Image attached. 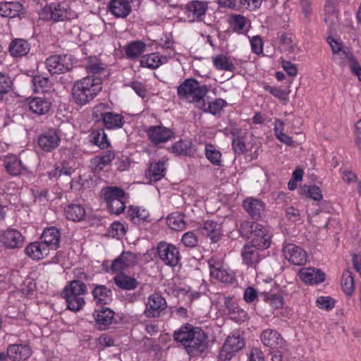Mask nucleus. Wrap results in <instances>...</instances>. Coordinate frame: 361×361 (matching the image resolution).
Here are the masks:
<instances>
[{
    "label": "nucleus",
    "instance_id": "c9c22d12",
    "mask_svg": "<svg viewBox=\"0 0 361 361\" xmlns=\"http://www.w3.org/2000/svg\"><path fill=\"white\" fill-rule=\"evenodd\" d=\"M103 126L109 130L118 129L123 127L124 117L119 114L110 111L102 121Z\"/></svg>",
    "mask_w": 361,
    "mask_h": 361
},
{
    "label": "nucleus",
    "instance_id": "3c124183",
    "mask_svg": "<svg viewBox=\"0 0 361 361\" xmlns=\"http://www.w3.org/2000/svg\"><path fill=\"white\" fill-rule=\"evenodd\" d=\"M166 222L169 228L174 231L183 230L186 227L184 216L178 213L169 215L166 219Z\"/></svg>",
    "mask_w": 361,
    "mask_h": 361
},
{
    "label": "nucleus",
    "instance_id": "58836bf2",
    "mask_svg": "<svg viewBox=\"0 0 361 361\" xmlns=\"http://www.w3.org/2000/svg\"><path fill=\"white\" fill-rule=\"evenodd\" d=\"M90 142L100 149H104L109 147L110 143L107 139V135L102 128L94 130L89 135Z\"/></svg>",
    "mask_w": 361,
    "mask_h": 361
},
{
    "label": "nucleus",
    "instance_id": "423d86ee",
    "mask_svg": "<svg viewBox=\"0 0 361 361\" xmlns=\"http://www.w3.org/2000/svg\"><path fill=\"white\" fill-rule=\"evenodd\" d=\"M143 312L148 319L159 318L164 314L167 308L166 299L159 293H154L148 296L145 303Z\"/></svg>",
    "mask_w": 361,
    "mask_h": 361
},
{
    "label": "nucleus",
    "instance_id": "052dcab7",
    "mask_svg": "<svg viewBox=\"0 0 361 361\" xmlns=\"http://www.w3.org/2000/svg\"><path fill=\"white\" fill-rule=\"evenodd\" d=\"M126 197L107 203L111 212L115 214H120L123 212L126 208Z\"/></svg>",
    "mask_w": 361,
    "mask_h": 361
},
{
    "label": "nucleus",
    "instance_id": "473e14b6",
    "mask_svg": "<svg viewBox=\"0 0 361 361\" xmlns=\"http://www.w3.org/2000/svg\"><path fill=\"white\" fill-rule=\"evenodd\" d=\"M167 61L166 56H161L157 53L143 56L140 61V66L150 69H156Z\"/></svg>",
    "mask_w": 361,
    "mask_h": 361
},
{
    "label": "nucleus",
    "instance_id": "9b49d317",
    "mask_svg": "<svg viewBox=\"0 0 361 361\" xmlns=\"http://www.w3.org/2000/svg\"><path fill=\"white\" fill-rule=\"evenodd\" d=\"M146 133L150 142L155 145L165 143L174 137V132L164 126H149Z\"/></svg>",
    "mask_w": 361,
    "mask_h": 361
},
{
    "label": "nucleus",
    "instance_id": "7ed1b4c3",
    "mask_svg": "<svg viewBox=\"0 0 361 361\" xmlns=\"http://www.w3.org/2000/svg\"><path fill=\"white\" fill-rule=\"evenodd\" d=\"M80 279L73 280L63 288L61 296L65 299L67 308L73 312H78L85 304L84 295L87 293V286L81 279L87 280L88 276L82 273L78 276Z\"/></svg>",
    "mask_w": 361,
    "mask_h": 361
},
{
    "label": "nucleus",
    "instance_id": "37998d69",
    "mask_svg": "<svg viewBox=\"0 0 361 361\" xmlns=\"http://www.w3.org/2000/svg\"><path fill=\"white\" fill-rule=\"evenodd\" d=\"M65 213L67 219L73 221L82 220L86 214L85 208L77 204H69L66 209Z\"/></svg>",
    "mask_w": 361,
    "mask_h": 361
},
{
    "label": "nucleus",
    "instance_id": "393cba45",
    "mask_svg": "<svg viewBox=\"0 0 361 361\" xmlns=\"http://www.w3.org/2000/svg\"><path fill=\"white\" fill-rule=\"evenodd\" d=\"M94 286L92 294L96 304L98 305L109 304L112 300L111 290L104 285Z\"/></svg>",
    "mask_w": 361,
    "mask_h": 361
},
{
    "label": "nucleus",
    "instance_id": "79ce46f5",
    "mask_svg": "<svg viewBox=\"0 0 361 361\" xmlns=\"http://www.w3.org/2000/svg\"><path fill=\"white\" fill-rule=\"evenodd\" d=\"M102 197L106 203L126 197V193L121 188L108 186L102 189Z\"/></svg>",
    "mask_w": 361,
    "mask_h": 361
},
{
    "label": "nucleus",
    "instance_id": "69168bd1",
    "mask_svg": "<svg viewBox=\"0 0 361 361\" xmlns=\"http://www.w3.org/2000/svg\"><path fill=\"white\" fill-rule=\"evenodd\" d=\"M208 264L210 271V275L224 267L223 258L217 256H213L208 261Z\"/></svg>",
    "mask_w": 361,
    "mask_h": 361
},
{
    "label": "nucleus",
    "instance_id": "c03bdc74",
    "mask_svg": "<svg viewBox=\"0 0 361 361\" xmlns=\"http://www.w3.org/2000/svg\"><path fill=\"white\" fill-rule=\"evenodd\" d=\"M284 123L281 120L276 118L274 123V131L276 138L287 146H291L293 140L291 137L283 133Z\"/></svg>",
    "mask_w": 361,
    "mask_h": 361
},
{
    "label": "nucleus",
    "instance_id": "72a5a7b5",
    "mask_svg": "<svg viewBox=\"0 0 361 361\" xmlns=\"http://www.w3.org/2000/svg\"><path fill=\"white\" fill-rule=\"evenodd\" d=\"M4 166L7 172L14 176L25 169L21 160L16 155L7 156L4 159Z\"/></svg>",
    "mask_w": 361,
    "mask_h": 361
},
{
    "label": "nucleus",
    "instance_id": "b1692460",
    "mask_svg": "<svg viewBox=\"0 0 361 361\" xmlns=\"http://www.w3.org/2000/svg\"><path fill=\"white\" fill-rule=\"evenodd\" d=\"M1 242L8 247L16 248L23 244V238L18 231L8 229L1 235Z\"/></svg>",
    "mask_w": 361,
    "mask_h": 361
},
{
    "label": "nucleus",
    "instance_id": "4c0bfd02",
    "mask_svg": "<svg viewBox=\"0 0 361 361\" xmlns=\"http://www.w3.org/2000/svg\"><path fill=\"white\" fill-rule=\"evenodd\" d=\"M146 50V44L142 41H133L124 48L127 58L133 59L140 56Z\"/></svg>",
    "mask_w": 361,
    "mask_h": 361
},
{
    "label": "nucleus",
    "instance_id": "9d476101",
    "mask_svg": "<svg viewBox=\"0 0 361 361\" xmlns=\"http://www.w3.org/2000/svg\"><path fill=\"white\" fill-rule=\"evenodd\" d=\"M46 67L51 74H61L72 68L71 56L59 54L50 56L46 60Z\"/></svg>",
    "mask_w": 361,
    "mask_h": 361
},
{
    "label": "nucleus",
    "instance_id": "6e6d98bb",
    "mask_svg": "<svg viewBox=\"0 0 361 361\" xmlns=\"http://www.w3.org/2000/svg\"><path fill=\"white\" fill-rule=\"evenodd\" d=\"M264 89L281 101H287L290 92V90L281 89L280 87L271 86L267 84L264 85Z\"/></svg>",
    "mask_w": 361,
    "mask_h": 361
},
{
    "label": "nucleus",
    "instance_id": "ea45409f",
    "mask_svg": "<svg viewBox=\"0 0 361 361\" xmlns=\"http://www.w3.org/2000/svg\"><path fill=\"white\" fill-rule=\"evenodd\" d=\"M212 63L215 68L219 71L233 72L235 68L231 59L223 54L213 56Z\"/></svg>",
    "mask_w": 361,
    "mask_h": 361
},
{
    "label": "nucleus",
    "instance_id": "6e6552de",
    "mask_svg": "<svg viewBox=\"0 0 361 361\" xmlns=\"http://www.w3.org/2000/svg\"><path fill=\"white\" fill-rule=\"evenodd\" d=\"M43 14L46 15L47 19L54 21H63L72 19L75 17V13L65 4L52 3L46 5L43 8Z\"/></svg>",
    "mask_w": 361,
    "mask_h": 361
},
{
    "label": "nucleus",
    "instance_id": "6ab92c4d",
    "mask_svg": "<svg viewBox=\"0 0 361 361\" xmlns=\"http://www.w3.org/2000/svg\"><path fill=\"white\" fill-rule=\"evenodd\" d=\"M202 235L207 236L212 243H217L222 236L221 226L213 221H207L200 228Z\"/></svg>",
    "mask_w": 361,
    "mask_h": 361
},
{
    "label": "nucleus",
    "instance_id": "2f4dec72",
    "mask_svg": "<svg viewBox=\"0 0 361 361\" xmlns=\"http://www.w3.org/2000/svg\"><path fill=\"white\" fill-rule=\"evenodd\" d=\"M114 282L121 289L125 290H133L139 285L138 281L134 277L124 274H119L114 277Z\"/></svg>",
    "mask_w": 361,
    "mask_h": 361
},
{
    "label": "nucleus",
    "instance_id": "5701e85b",
    "mask_svg": "<svg viewBox=\"0 0 361 361\" xmlns=\"http://www.w3.org/2000/svg\"><path fill=\"white\" fill-rule=\"evenodd\" d=\"M114 158L115 153L114 151L106 150L91 159V167L94 171L100 172L105 166L110 164Z\"/></svg>",
    "mask_w": 361,
    "mask_h": 361
},
{
    "label": "nucleus",
    "instance_id": "39448f33",
    "mask_svg": "<svg viewBox=\"0 0 361 361\" xmlns=\"http://www.w3.org/2000/svg\"><path fill=\"white\" fill-rule=\"evenodd\" d=\"M240 233L243 237L250 238L251 245L258 249H267L271 245V235L266 226L254 222L244 221L240 224Z\"/></svg>",
    "mask_w": 361,
    "mask_h": 361
},
{
    "label": "nucleus",
    "instance_id": "0eeeda50",
    "mask_svg": "<svg viewBox=\"0 0 361 361\" xmlns=\"http://www.w3.org/2000/svg\"><path fill=\"white\" fill-rule=\"evenodd\" d=\"M244 346L245 341L240 332H233L227 337L219 353V357L223 361H228L236 352L240 350Z\"/></svg>",
    "mask_w": 361,
    "mask_h": 361
},
{
    "label": "nucleus",
    "instance_id": "338daca9",
    "mask_svg": "<svg viewBox=\"0 0 361 361\" xmlns=\"http://www.w3.org/2000/svg\"><path fill=\"white\" fill-rule=\"evenodd\" d=\"M316 303L317 306L321 309L331 310L334 307V300L328 296H320L317 300Z\"/></svg>",
    "mask_w": 361,
    "mask_h": 361
},
{
    "label": "nucleus",
    "instance_id": "0e129e2a",
    "mask_svg": "<svg viewBox=\"0 0 361 361\" xmlns=\"http://www.w3.org/2000/svg\"><path fill=\"white\" fill-rule=\"evenodd\" d=\"M123 264L126 268L135 266L137 264V258L135 254L131 252H123L120 255Z\"/></svg>",
    "mask_w": 361,
    "mask_h": 361
},
{
    "label": "nucleus",
    "instance_id": "ddd939ff",
    "mask_svg": "<svg viewBox=\"0 0 361 361\" xmlns=\"http://www.w3.org/2000/svg\"><path fill=\"white\" fill-rule=\"evenodd\" d=\"M61 142L60 136L56 129H51L41 135L38 139L39 146L46 152L56 149Z\"/></svg>",
    "mask_w": 361,
    "mask_h": 361
},
{
    "label": "nucleus",
    "instance_id": "a18cd8bd",
    "mask_svg": "<svg viewBox=\"0 0 361 361\" xmlns=\"http://www.w3.org/2000/svg\"><path fill=\"white\" fill-rule=\"evenodd\" d=\"M248 23V20L242 15L235 14L231 16V27L238 34H243L247 30Z\"/></svg>",
    "mask_w": 361,
    "mask_h": 361
},
{
    "label": "nucleus",
    "instance_id": "20e7f679",
    "mask_svg": "<svg viewBox=\"0 0 361 361\" xmlns=\"http://www.w3.org/2000/svg\"><path fill=\"white\" fill-rule=\"evenodd\" d=\"M209 92L206 85H201L195 78L185 79L178 87L177 95L182 101L194 103L200 109L205 107L204 97Z\"/></svg>",
    "mask_w": 361,
    "mask_h": 361
},
{
    "label": "nucleus",
    "instance_id": "7c9ffc66",
    "mask_svg": "<svg viewBox=\"0 0 361 361\" xmlns=\"http://www.w3.org/2000/svg\"><path fill=\"white\" fill-rule=\"evenodd\" d=\"M30 50V45L23 39H15L9 46V52L14 57L25 56Z\"/></svg>",
    "mask_w": 361,
    "mask_h": 361
},
{
    "label": "nucleus",
    "instance_id": "bb28decb",
    "mask_svg": "<svg viewBox=\"0 0 361 361\" xmlns=\"http://www.w3.org/2000/svg\"><path fill=\"white\" fill-rule=\"evenodd\" d=\"M94 315L99 329L105 330L114 318V312L108 307H103L99 310H95Z\"/></svg>",
    "mask_w": 361,
    "mask_h": 361
},
{
    "label": "nucleus",
    "instance_id": "49530a36",
    "mask_svg": "<svg viewBox=\"0 0 361 361\" xmlns=\"http://www.w3.org/2000/svg\"><path fill=\"white\" fill-rule=\"evenodd\" d=\"M206 158L214 166L221 165V152L212 144H206L204 148Z\"/></svg>",
    "mask_w": 361,
    "mask_h": 361
},
{
    "label": "nucleus",
    "instance_id": "aec40b11",
    "mask_svg": "<svg viewBox=\"0 0 361 361\" xmlns=\"http://www.w3.org/2000/svg\"><path fill=\"white\" fill-rule=\"evenodd\" d=\"M259 250L251 244L245 245L241 250L243 264L249 267H255L261 259Z\"/></svg>",
    "mask_w": 361,
    "mask_h": 361
},
{
    "label": "nucleus",
    "instance_id": "f257e3e1",
    "mask_svg": "<svg viewBox=\"0 0 361 361\" xmlns=\"http://www.w3.org/2000/svg\"><path fill=\"white\" fill-rule=\"evenodd\" d=\"M173 339L179 343L188 354H195L204 351L207 336L200 328L185 324L174 331Z\"/></svg>",
    "mask_w": 361,
    "mask_h": 361
},
{
    "label": "nucleus",
    "instance_id": "a878e982",
    "mask_svg": "<svg viewBox=\"0 0 361 361\" xmlns=\"http://www.w3.org/2000/svg\"><path fill=\"white\" fill-rule=\"evenodd\" d=\"M208 9L207 3L198 0H193L188 2L186 5V10L188 13V16H192L194 20L197 19L202 20L205 16Z\"/></svg>",
    "mask_w": 361,
    "mask_h": 361
},
{
    "label": "nucleus",
    "instance_id": "f03ea898",
    "mask_svg": "<svg viewBox=\"0 0 361 361\" xmlns=\"http://www.w3.org/2000/svg\"><path fill=\"white\" fill-rule=\"evenodd\" d=\"M102 89L100 77L89 75L75 82L72 88V98L79 106H84L92 100Z\"/></svg>",
    "mask_w": 361,
    "mask_h": 361
},
{
    "label": "nucleus",
    "instance_id": "f3484780",
    "mask_svg": "<svg viewBox=\"0 0 361 361\" xmlns=\"http://www.w3.org/2000/svg\"><path fill=\"white\" fill-rule=\"evenodd\" d=\"M299 276L302 281L309 284H317L325 280L324 273L313 267L302 268Z\"/></svg>",
    "mask_w": 361,
    "mask_h": 361
},
{
    "label": "nucleus",
    "instance_id": "774afa93",
    "mask_svg": "<svg viewBox=\"0 0 361 361\" xmlns=\"http://www.w3.org/2000/svg\"><path fill=\"white\" fill-rule=\"evenodd\" d=\"M226 105V102L223 99H216L208 104V111L215 115Z\"/></svg>",
    "mask_w": 361,
    "mask_h": 361
},
{
    "label": "nucleus",
    "instance_id": "2eb2a0df",
    "mask_svg": "<svg viewBox=\"0 0 361 361\" xmlns=\"http://www.w3.org/2000/svg\"><path fill=\"white\" fill-rule=\"evenodd\" d=\"M40 240L50 250H56L59 247L61 233L56 228L49 227L44 230Z\"/></svg>",
    "mask_w": 361,
    "mask_h": 361
},
{
    "label": "nucleus",
    "instance_id": "603ef678",
    "mask_svg": "<svg viewBox=\"0 0 361 361\" xmlns=\"http://www.w3.org/2000/svg\"><path fill=\"white\" fill-rule=\"evenodd\" d=\"M192 144L190 140H184L175 142L171 152L178 155H188L192 152Z\"/></svg>",
    "mask_w": 361,
    "mask_h": 361
},
{
    "label": "nucleus",
    "instance_id": "de8ad7c7",
    "mask_svg": "<svg viewBox=\"0 0 361 361\" xmlns=\"http://www.w3.org/2000/svg\"><path fill=\"white\" fill-rule=\"evenodd\" d=\"M343 291L348 295H352L355 291V281L352 273L347 270L343 273L341 278Z\"/></svg>",
    "mask_w": 361,
    "mask_h": 361
},
{
    "label": "nucleus",
    "instance_id": "a19ab883",
    "mask_svg": "<svg viewBox=\"0 0 361 361\" xmlns=\"http://www.w3.org/2000/svg\"><path fill=\"white\" fill-rule=\"evenodd\" d=\"M106 66L96 56H90L87 59L85 68L87 73L93 75H100L104 72Z\"/></svg>",
    "mask_w": 361,
    "mask_h": 361
},
{
    "label": "nucleus",
    "instance_id": "5fc2aeb1",
    "mask_svg": "<svg viewBox=\"0 0 361 361\" xmlns=\"http://www.w3.org/2000/svg\"><path fill=\"white\" fill-rule=\"evenodd\" d=\"M263 296L264 301L269 303L273 308L279 309L283 305V298L281 294L264 292L263 293Z\"/></svg>",
    "mask_w": 361,
    "mask_h": 361
},
{
    "label": "nucleus",
    "instance_id": "09e8293b",
    "mask_svg": "<svg viewBox=\"0 0 361 361\" xmlns=\"http://www.w3.org/2000/svg\"><path fill=\"white\" fill-rule=\"evenodd\" d=\"M324 20L326 23L333 25L337 23V12L333 0H327L324 6Z\"/></svg>",
    "mask_w": 361,
    "mask_h": 361
},
{
    "label": "nucleus",
    "instance_id": "13d9d810",
    "mask_svg": "<svg viewBox=\"0 0 361 361\" xmlns=\"http://www.w3.org/2000/svg\"><path fill=\"white\" fill-rule=\"evenodd\" d=\"M33 84V90L35 92H44L47 91L49 81L46 77L42 75H35L32 80Z\"/></svg>",
    "mask_w": 361,
    "mask_h": 361
},
{
    "label": "nucleus",
    "instance_id": "4be33fe9",
    "mask_svg": "<svg viewBox=\"0 0 361 361\" xmlns=\"http://www.w3.org/2000/svg\"><path fill=\"white\" fill-rule=\"evenodd\" d=\"M244 209L254 219H259L264 211V203L255 198H247L243 202Z\"/></svg>",
    "mask_w": 361,
    "mask_h": 361
},
{
    "label": "nucleus",
    "instance_id": "bf43d9fd",
    "mask_svg": "<svg viewBox=\"0 0 361 361\" xmlns=\"http://www.w3.org/2000/svg\"><path fill=\"white\" fill-rule=\"evenodd\" d=\"M333 59L338 64L343 65L345 61H348L350 63L355 60V58L348 49L343 48L335 56H333Z\"/></svg>",
    "mask_w": 361,
    "mask_h": 361
},
{
    "label": "nucleus",
    "instance_id": "4d7b16f0",
    "mask_svg": "<svg viewBox=\"0 0 361 361\" xmlns=\"http://www.w3.org/2000/svg\"><path fill=\"white\" fill-rule=\"evenodd\" d=\"M126 233V228L123 224L120 222L116 221L111 224L107 231V235L109 237L121 239Z\"/></svg>",
    "mask_w": 361,
    "mask_h": 361
},
{
    "label": "nucleus",
    "instance_id": "1a4fd4ad",
    "mask_svg": "<svg viewBox=\"0 0 361 361\" xmlns=\"http://www.w3.org/2000/svg\"><path fill=\"white\" fill-rule=\"evenodd\" d=\"M157 252L159 259L167 266L175 267L180 259L178 249L174 245L166 242L159 243Z\"/></svg>",
    "mask_w": 361,
    "mask_h": 361
},
{
    "label": "nucleus",
    "instance_id": "e433bc0d",
    "mask_svg": "<svg viewBox=\"0 0 361 361\" xmlns=\"http://www.w3.org/2000/svg\"><path fill=\"white\" fill-rule=\"evenodd\" d=\"M166 167L164 161H157L151 163L146 176L151 181H158L165 176Z\"/></svg>",
    "mask_w": 361,
    "mask_h": 361
},
{
    "label": "nucleus",
    "instance_id": "c85d7f7f",
    "mask_svg": "<svg viewBox=\"0 0 361 361\" xmlns=\"http://www.w3.org/2000/svg\"><path fill=\"white\" fill-rule=\"evenodd\" d=\"M128 218L135 224L149 221V212L140 207L130 206L128 209Z\"/></svg>",
    "mask_w": 361,
    "mask_h": 361
},
{
    "label": "nucleus",
    "instance_id": "680f3d73",
    "mask_svg": "<svg viewBox=\"0 0 361 361\" xmlns=\"http://www.w3.org/2000/svg\"><path fill=\"white\" fill-rule=\"evenodd\" d=\"M303 193L308 197L314 200H320L322 198V194L320 188L316 185L304 187Z\"/></svg>",
    "mask_w": 361,
    "mask_h": 361
},
{
    "label": "nucleus",
    "instance_id": "e2e57ef3",
    "mask_svg": "<svg viewBox=\"0 0 361 361\" xmlns=\"http://www.w3.org/2000/svg\"><path fill=\"white\" fill-rule=\"evenodd\" d=\"M181 241L185 247L192 248L197 245L198 238L193 231H188L183 235Z\"/></svg>",
    "mask_w": 361,
    "mask_h": 361
},
{
    "label": "nucleus",
    "instance_id": "4468645a",
    "mask_svg": "<svg viewBox=\"0 0 361 361\" xmlns=\"http://www.w3.org/2000/svg\"><path fill=\"white\" fill-rule=\"evenodd\" d=\"M8 357L13 361H25L28 359L32 350L27 344H11L7 347Z\"/></svg>",
    "mask_w": 361,
    "mask_h": 361
},
{
    "label": "nucleus",
    "instance_id": "c756f323",
    "mask_svg": "<svg viewBox=\"0 0 361 361\" xmlns=\"http://www.w3.org/2000/svg\"><path fill=\"white\" fill-rule=\"evenodd\" d=\"M23 8V5L18 2H1L0 3V16L15 18L20 15Z\"/></svg>",
    "mask_w": 361,
    "mask_h": 361
},
{
    "label": "nucleus",
    "instance_id": "f704fd0d",
    "mask_svg": "<svg viewBox=\"0 0 361 361\" xmlns=\"http://www.w3.org/2000/svg\"><path fill=\"white\" fill-rule=\"evenodd\" d=\"M231 134L232 136V148L235 154H243L245 152L246 146L242 130L237 128H233Z\"/></svg>",
    "mask_w": 361,
    "mask_h": 361
},
{
    "label": "nucleus",
    "instance_id": "cd10ccee",
    "mask_svg": "<svg viewBox=\"0 0 361 361\" xmlns=\"http://www.w3.org/2000/svg\"><path fill=\"white\" fill-rule=\"evenodd\" d=\"M29 109L35 114L44 115L51 108V102L44 97H34L28 101Z\"/></svg>",
    "mask_w": 361,
    "mask_h": 361
},
{
    "label": "nucleus",
    "instance_id": "dca6fc26",
    "mask_svg": "<svg viewBox=\"0 0 361 361\" xmlns=\"http://www.w3.org/2000/svg\"><path fill=\"white\" fill-rule=\"evenodd\" d=\"M261 341L265 346L271 348H281L284 345V339L275 329H268L261 334Z\"/></svg>",
    "mask_w": 361,
    "mask_h": 361
},
{
    "label": "nucleus",
    "instance_id": "864d4df0",
    "mask_svg": "<svg viewBox=\"0 0 361 361\" xmlns=\"http://www.w3.org/2000/svg\"><path fill=\"white\" fill-rule=\"evenodd\" d=\"M111 107L105 103H99L94 106L92 117L96 122H102L104 118L111 111Z\"/></svg>",
    "mask_w": 361,
    "mask_h": 361
},
{
    "label": "nucleus",
    "instance_id": "a211bd4d",
    "mask_svg": "<svg viewBox=\"0 0 361 361\" xmlns=\"http://www.w3.org/2000/svg\"><path fill=\"white\" fill-rule=\"evenodd\" d=\"M50 250L43 242L35 241L30 243L25 248V253L34 260H39L49 254Z\"/></svg>",
    "mask_w": 361,
    "mask_h": 361
},
{
    "label": "nucleus",
    "instance_id": "412c9836",
    "mask_svg": "<svg viewBox=\"0 0 361 361\" xmlns=\"http://www.w3.org/2000/svg\"><path fill=\"white\" fill-rule=\"evenodd\" d=\"M109 12L116 18H126L131 12L128 0H111L108 4Z\"/></svg>",
    "mask_w": 361,
    "mask_h": 361
},
{
    "label": "nucleus",
    "instance_id": "8fccbe9b",
    "mask_svg": "<svg viewBox=\"0 0 361 361\" xmlns=\"http://www.w3.org/2000/svg\"><path fill=\"white\" fill-rule=\"evenodd\" d=\"M211 276L216 280L224 283H232L235 280L234 272L227 267H222Z\"/></svg>",
    "mask_w": 361,
    "mask_h": 361
},
{
    "label": "nucleus",
    "instance_id": "f8f14e48",
    "mask_svg": "<svg viewBox=\"0 0 361 361\" xmlns=\"http://www.w3.org/2000/svg\"><path fill=\"white\" fill-rule=\"evenodd\" d=\"M283 254L284 257L294 265L302 266L307 262L306 252L302 247L293 243L284 245Z\"/></svg>",
    "mask_w": 361,
    "mask_h": 361
}]
</instances>
